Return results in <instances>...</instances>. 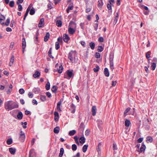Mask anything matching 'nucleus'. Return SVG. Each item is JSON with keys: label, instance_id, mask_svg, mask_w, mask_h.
<instances>
[{"label": "nucleus", "instance_id": "1", "mask_svg": "<svg viewBox=\"0 0 157 157\" xmlns=\"http://www.w3.org/2000/svg\"><path fill=\"white\" fill-rule=\"evenodd\" d=\"M18 107V105L17 103L11 101H7L4 103L5 108L8 111L17 108Z\"/></svg>", "mask_w": 157, "mask_h": 157}, {"label": "nucleus", "instance_id": "2", "mask_svg": "<svg viewBox=\"0 0 157 157\" xmlns=\"http://www.w3.org/2000/svg\"><path fill=\"white\" fill-rule=\"evenodd\" d=\"M68 59L70 60L71 63L73 62H76L77 59V54L75 51H72L69 53Z\"/></svg>", "mask_w": 157, "mask_h": 157}, {"label": "nucleus", "instance_id": "3", "mask_svg": "<svg viewBox=\"0 0 157 157\" xmlns=\"http://www.w3.org/2000/svg\"><path fill=\"white\" fill-rule=\"evenodd\" d=\"M76 24L73 21H71L68 26V32L69 33L72 35L75 32L76 30Z\"/></svg>", "mask_w": 157, "mask_h": 157}, {"label": "nucleus", "instance_id": "4", "mask_svg": "<svg viewBox=\"0 0 157 157\" xmlns=\"http://www.w3.org/2000/svg\"><path fill=\"white\" fill-rule=\"evenodd\" d=\"M74 76L73 70H68L67 71L66 73L64 74V78L69 79Z\"/></svg>", "mask_w": 157, "mask_h": 157}, {"label": "nucleus", "instance_id": "5", "mask_svg": "<svg viewBox=\"0 0 157 157\" xmlns=\"http://www.w3.org/2000/svg\"><path fill=\"white\" fill-rule=\"evenodd\" d=\"M19 135L20 138L24 141L25 138V133L21 129L20 130Z\"/></svg>", "mask_w": 157, "mask_h": 157}, {"label": "nucleus", "instance_id": "6", "mask_svg": "<svg viewBox=\"0 0 157 157\" xmlns=\"http://www.w3.org/2000/svg\"><path fill=\"white\" fill-rule=\"evenodd\" d=\"M44 18H41L39 21L38 24V27L40 28L43 27L44 25Z\"/></svg>", "mask_w": 157, "mask_h": 157}, {"label": "nucleus", "instance_id": "7", "mask_svg": "<svg viewBox=\"0 0 157 157\" xmlns=\"http://www.w3.org/2000/svg\"><path fill=\"white\" fill-rule=\"evenodd\" d=\"M119 13L118 12H117L115 13V17L114 20L113 24L115 25L117 22L118 19Z\"/></svg>", "mask_w": 157, "mask_h": 157}, {"label": "nucleus", "instance_id": "8", "mask_svg": "<svg viewBox=\"0 0 157 157\" xmlns=\"http://www.w3.org/2000/svg\"><path fill=\"white\" fill-rule=\"evenodd\" d=\"M5 19V17L1 14H0V23L2 25H4V23L2 21Z\"/></svg>", "mask_w": 157, "mask_h": 157}, {"label": "nucleus", "instance_id": "9", "mask_svg": "<svg viewBox=\"0 0 157 157\" xmlns=\"http://www.w3.org/2000/svg\"><path fill=\"white\" fill-rule=\"evenodd\" d=\"M70 39V37L67 34H64L63 35V40L66 43H67Z\"/></svg>", "mask_w": 157, "mask_h": 157}, {"label": "nucleus", "instance_id": "10", "mask_svg": "<svg viewBox=\"0 0 157 157\" xmlns=\"http://www.w3.org/2000/svg\"><path fill=\"white\" fill-rule=\"evenodd\" d=\"M70 109L71 113H75V106L73 104H72L71 105Z\"/></svg>", "mask_w": 157, "mask_h": 157}, {"label": "nucleus", "instance_id": "11", "mask_svg": "<svg viewBox=\"0 0 157 157\" xmlns=\"http://www.w3.org/2000/svg\"><path fill=\"white\" fill-rule=\"evenodd\" d=\"M91 111L92 113V115L93 116H95L97 112V108L95 106L92 107Z\"/></svg>", "mask_w": 157, "mask_h": 157}, {"label": "nucleus", "instance_id": "12", "mask_svg": "<svg viewBox=\"0 0 157 157\" xmlns=\"http://www.w3.org/2000/svg\"><path fill=\"white\" fill-rule=\"evenodd\" d=\"M74 6L73 4L71 3L68 6V8L67 10V13H69V11L71 10H72Z\"/></svg>", "mask_w": 157, "mask_h": 157}, {"label": "nucleus", "instance_id": "13", "mask_svg": "<svg viewBox=\"0 0 157 157\" xmlns=\"http://www.w3.org/2000/svg\"><path fill=\"white\" fill-rule=\"evenodd\" d=\"M26 46V43L25 39L24 38L22 39V49H25Z\"/></svg>", "mask_w": 157, "mask_h": 157}, {"label": "nucleus", "instance_id": "14", "mask_svg": "<svg viewBox=\"0 0 157 157\" xmlns=\"http://www.w3.org/2000/svg\"><path fill=\"white\" fill-rule=\"evenodd\" d=\"M55 115L54 120L55 121H58L59 118V115L58 113L57 112H55L54 113Z\"/></svg>", "mask_w": 157, "mask_h": 157}, {"label": "nucleus", "instance_id": "15", "mask_svg": "<svg viewBox=\"0 0 157 157\" xmlns=\"http://www.w3.org/2000/svg\"><path fill=\"white\" fill-rule=\"evenodd\" d=\"M101 143H99L98 146L97 148V150L98 153V154H101Z\"/></svg>", "mask_w": 157, "mask_h": 157}, {"label": "nucleus", "instance_id": "16", "mask_svg": "<svg viewBox=\"0 0 157 157\" xmlns=\"http://www.w3.org/2000/svg\"><path fill=\"white\" fill-rule=\"evenodd\" d=\"M61 101H58L57 104V109L58 111L59 112H61V110L60 107V106L61 105Z\"/></svg>", "mask_w": 157, "mask_h": 157}, {"label": "nucleus", "instance_id": "17", "mask_svg": "<svg viewBox=\"0 0 157 157\" xmlns=\"http://www.w3.org/2000/svg\"><path fill=\"white\" fill-rule=\"evenodd\" d=\"M40 75V73L38 71H36L33 75V76L35 78L39 77Z\"/></svg>", "mask_w": 157, "mask_h": 157}, {"label": "nucleus", "instance_id": "18", "mask_svg": "<svg viewBox=\"0 0 157 157\" xmlns=\"http://www.w3.org/2000/svg\"><path fill=\"white\" fill-rule=\"evenodd\" d=\"M104 73L106 77H109V72L108 69L107 68H105L104 70Z\"/></svg>", "mask_w": 157, "mask_h": 157}, {"label": "nucleus", "instance_id": "19", "mask_svg": "<svg viewBox=\"0 0 157 157\" xmlns=\"http://www.w3.org/2000/svg\"><path fill=\"white\" fill-rule=\"evenodd\" d=\"M14 62V56L13 55L12 56L9 63V65L12 66Z\"/></svg>", "mask_w": 157, "mask_h": 157}, {"label": "nucleus", "instance_id": "20", "mask_svg": "<svg viewBox=\"0 0 157 157\" xmlns=\"http://www.w3.org/2000/svg\"><path fill=\"white\" fill-rule=\"evenodd\" d=\"M130 121L127 119H126L125 121V125L127 127H128L131 124Z\"/></svg>", "mask_w": 157, "mask_h": 157}, {"label": "nucleus", "instance_id": "21", "mask_svg": "<svg viewBox=\"0 0 157 157\" xmlns=\"http://www.w3.org/2000/svg\"><path fill=\"white\" fill-rule=\"evenodd\" d=\"M50 34L49 33H47L44 37V40L45 42L47 41L49 37Z\"/></svg>", "mask_w": 157, "mask_h": 157}, {"label": "nucleus", "instance_id": "22", "mask_svg": "<svg viewBox=\"0 0 157 157\" xmlns=\"http://www.w3.org/2000/svg\"><path fill=\"white\" fill-rule=\"evenodd\" d=\"M9 151L12 155L15 154L16 152V149L12 147H10L9 149Z\"/></svg>", "mask_w": 157, "mask_h": 157}, {"label": "nucleus", "instance_id": "23", "mask_svg": "<svg viewBox=\"0 0 157 157\" xmlns=\"http://www.w3.org/2000/svg\"><path fill=\"white\" fill-rule=\"evenodd\" d=\"M56 25L58 27H61L62 25V22L61 20H57L56 23Z\"/></svg>", "mask_w": 157, "mask_h": 157}, {"label": "nucleus", "instance_id": "24", "mask_svg": "<svg viewBox=\"0 0 157 157\" xmlns=\"http://www.w3.org/2000/svg\"><path fill=\"white\" fill-rule=\"evenodd\" d=\"M59 127H56L54 129V132L56 134H58L59 133Z\"/></svg>", "mask_w": 157, "mask_h": 157}, {"label": "nucleus", "instance_id": "25", "mask_svg": "<svg viewBox=\"0 0 157 157\" xmlns=\"http://www.w3.org/2000/svg\"><path fill=\"white\" fill-rule=\"evenodd\" d=\"M98 6L99 7L101 8L103 5L102 0H99V1H98Z\"/></svg>", "mask_w": 157, "mask_h": 157}, {"label": "nucleus", "instance_id": "26", "mask_svg": "<svg viewBox=\"0 0 157 157\" xmlns=\"http://www.w3.org/2000/svg\"><path fill=\"white\" fill-rule=\"evenodd\" d=\"M147 141V143L152 142L153 140L152 138L150 136H148L146 138Z\"/></svg>", "mask_w": 157, "mask_h": 157}, {"label": "nucleus", "instance_id": "27", "mask_svg": "<svg viewBox=\"0 0 157 157\" xmlns=\"http://www.w3.org/2000/svg\"><path fill=\"white\" fill-rule=\"evenodd\" d=\"M89 45L92 50H93L94 49L95 44L94 42H91L89 44Z\"/></svg>", "mask_w": 157, "mask_h": 157}, {"label": "nucleus", "instance_id": "28", "mask_svg": "<svg viewBox=\"0 0 157 157\" xmlns=\"http://www.w3.org/2000/svg\"><path fill=\"white\" fill-rule=\"evenodd\" d=\"M17 117L19 119H21L23 117V114L21 112H20L18 113L17 115Z\"/></svg>", "mask_w": 157, "mask_h": 157}, {"label": "nucleus", "instance_id": "29", "mask_svg": "<svg viewBox=\"0 0 157 157\" xmlns=\"http://www.w3.org/2000/svg\"><path fill=\"white\" fill-rule=\"evenodd\" d=\"M97 122L98 125V127L99 128H100L101 125L102 124V121L100 120H98L97 121Z\"/></svg>", "mask_w": 157, "mask_h": 157}, {"label": "nucleus", "instance_id": "30", "mask_svg": "<svg viewBox=\"0 0 157 157\" xmlns=\"http://www.w3.org/2000/svg\"><path fill=\"white\" fill-rule=\"evenodd\" d=\"M156 66V63H152L151 64V68L152 70H154Z\"/></svg>", "mask_w": 157, "mask_h": 157}, {"label": "nucleus", "instance_id": "31", "mask_svg": "<svg viewBox=\"0 0 157 157\" xmlns=\"http://www.w3.org/2000/svg\"><path fill=\"white\" fill-rule=\"evenodd\" d=\"M64 153V149L63 148H61L60 149V153L59 155V156L61 157L63 156Z\"/></svg>", "mask_w": 157, "mask_h": 157}, {"label": "nucleus", "instance_id": "32", "mask_svg": "<svg viewBox=\"0 0 157 157\" xmlns=\"http://www.w3.org/2000/svg\"><path fill=\"white\" fill-rule=\"evenodd\" d=\"M76 133V131L75 130H72L70 131L69 133V135L70 136H72L74 135Z\"/></svg>", "mask_w": 157, "mask_h": 157}, {"label": "nucleus", "instance_id": "33", "mask_svg": "<svg viewBox=\"0 0 157 157\" xmlns=\"http://www.w3.org/2000/svg\"><path fill=\"white\" fill-rule=\"evenodd\" d=\"M85 138L84 137H81L79 139V142L80 143L83 144L85 142Z\"/></svg>", "mask_w": 157, "mask_h": 157}, {"label": "nucleus", "instance_id": "34", "mask_svg": "<svg viewBox=\"0 0 157 157\" xmlns=\"http://www.w3.org/2000/svg\"><path fill=\"white\" fill-rule=\"evenodd\" d=\"M63 67L62 65H60L59 66V68L57 69L58 72L59 73H62L63 70Z\"/></svg>", "mask_w": 157, "mask_h": 157}, {"label": "nucleus", "instance_id": "35", "mask_svg": "<svg viewBox=\"0 0 157 157\" xmlns=\"http://www.w3.org/2000/svg\"><path fill=\"white\" fill-rule=\"evenodd\" d=\"M88 146V145H84L83 146L82 148V151L83 152H85L86 151Z\"/></svg>", "mask_w": 157, "mask_h": 157}, {"label": "nucleus", "instance_id": "36", "mask_svg": "<svg viewBox=\"0 0 157 157\" xmlns=\"http://www.w3.org/2000/svg\"><path fill=\"white\" fill-rule=\"evenodd\" d=\"M98 25V22H97L95 23L94 24L93 26L94 28V29L95 31L97 30Z\"/></svg>", "mask_w": 157, "mask_h": 157}, {"label": "nucleus", "instance_id": "37", "mask_svg": "<svg viewBox=\"0 0 157 157\" xmlns=\"http://www.w3.org/2000/svg\"><path fill=\"white\" fill-rule=\"evenodd\" d=\"M130 109V108L129 107L128 108L126 109L124 112V117H125L127 115V113L129 111Z\"/></svg>", "mask_w": 157, "mask_h": 157}, {"label": "nucleus", "instance_id": "38", "mask_svg": "<svg viewBox=\"0 0 157 157\" xmlns=\"http://www.w3.org/2000/svg\"><path fill=\"white\" fill-rule=\"evenodd\" d=\"M52 90L54 93H56L57 90V86H53L52 88Z\"/></svg>", "mask_w": 157, "mask_h": 157}, {"label": "nucleus", "instance_id": "39", "mask_svg": "<svg viewBox=\"0 0 157 157\" xmlns=\"http://www.w3.org/2000/svg\"><path fill=\"white\" fill-rule=\"evenodd\" d=\"M46 89L47 90H48L50 88V85L49 82H48L45 86Z\"/></svg>", "mask_w": 157, "mask_h": 157}, {"label": "nucleus", "instance_id": "40", "mask_svg": "<svg viewBox=\"0 0 157 157\" xmlns=\"http://www.w3.org/2000/svg\"><path fill=\"white\" fill-rule=\"evenodd\" d=\"M12 139L11 138L8 139L6 141V143L8 145L11 144L12 143Z\"/></svg>", "mask_w": 157, "mask_h": 157}, {"label": "nucleus", "instance_id": "41", "mask_svg": "<svg viewBox=\"0 0 157 157\" xmlns=\"http://www.w3.org/2000/svg\"><path fill=\"white\" fill-rule=\"evenodd\" d=\"M30 11L29 12V13L31 15H33L35 13V10L34 9L32 8V9L30 10Z\"/></svg>", "mask_w": 157, "mask_h": 157}, {"label": "nucleus", "instance_id": "42", "mask_svg": "<svg viewBox=\"0 0 157 157\" xmlns=\"http://www.w3.org/2000/svg\"><path fill=\"white\" fill-rule=\"evenodd\" d=\"M10 22V19L9 18H7L6 20V22L4 23V25L6 26L9 25Z\"/></svg>", "mask_w": 157, "mask_h": 157}, {"label": "nucleus", "instance_id": "43", "mask_svg": "<svg viewBox=\"0 0 157 157\" xmlns=\"http://www.w3.org/2000/svg\"><path fill=\"white\" fill-rule=\"evenodd\" d=\"M14 2L13 1H11L9 3V6L10 7H12L14 6Z\"/></svg>", "mask_w": 157, "mask_h": 157}, {"label": "nucleus", "instance_id": "44", "mask_svg": "<svg viewBox=\"0 0 157 157\" xmlns=\"http://www.w3.org/2000/svg\"><path fill=\"white\" fill-rule=\"evenodd\" d=\"M60 48V46L58 42H56L55 44V48L57 50H58Z\"/></svg>", "mask_w": 157, "mask_h": 157}, {"label": "nucleus", "instance_id": "45", "mask_svg": "<svg viewBox=\"0 0 157 157\" xmlns=\"http://www.w3.org/2000/svg\"><path fill=\"white\" fill-rule=\"evenodd\" d=\"M99 69V66H98L97 65L96 66V67L94 68L93 69L94 71L95 72H97L98 71Z\"/></svg>", "mask_w": 157, "mask_h": 157}, {"label": "nucleus", "instance_id": "46", "mask_svg": "<svg viewBox=\"0 0 157 157\" xmlns=\"http://www.w3.org/2000/svg\"><path fill=\"white\" fill-rule=\"evenodd\" d=\"M77 146L75 144H73L72 146V150L74 151H75L77 149Z\"/></svg>", "mask_w": 157, "mask_h": 157}, {"label": "nucleus", "instance_id": "47", "mask_svg": "<svg viewBox=\"0 0 157 157\" xmlns=\"http://www.w3.org/2000/svg\"><path fill=\"white\" fill-rule=\"evenodd\" d=\"M21 124L23 125V127L24 128H25L26 127V125L27 124V123L26 122L23 123V122H21Z\"/></svg>", "mask_w": 157, "mask_h": 157}, {"label": "nucleus", "instance_id": "48", "mask_svg": "<svg viewBox=\"0 0 157 157\" xmlns=\"http://www.w3.org/2000/svg\"><path fill=\"white\" fill-rule=\"evenodd\" d=\"M103 50V48L102 46H98V52H101Z\"/></svg>", "mask_w": 157, "mask_h": 157}, {"label": "nucleus", "instance_id": "49", "mask_svg": "<svg viewBox=\"0 0 157 157\" xmlns=\"http://www.w3.org/2000/svg\"><path fill=\"white\" fill-rule=\"evenodd\" d=\"M144 147H145V146L143 144L142 145L141 147L140 148V150L141 152H143L144 151L145 149L144 148Z\"/></svg>", "mask_w": 157, "mask_h": 157}, {"label": "nucleus", "instance_id": "50", "mask_svg": "<svg viewBox=\"0 0 157 157\" xmlns=\"http://www.w3.org/2000/svg\"><path fill=\"white\" fill-rule=\"evenodd\" d=\"M95 57L97 58H99L100 57V55L99 53L96 52L95 55Z\"/></svg>", "mask_w": 157, "mask_h": 157}, {"label": "nucleus", "instance_id": "51", "mask_svg": "<svg viewBox=\"0 0 157 157\" xmlns=\"http://www.w3.org/2000/svg\"><path fill=\"white\" fill-rule=\"evenodd\" d=\"M40 99L42 101H45L46 100L45 96L43 95L41 96Z\"/></svg>", "mask_w": 157, "mask_h": 157}, {"label": "nucleus", "instance_id": "52", "mask_svg": "<svg viewBox=\"0 0 157 157\" xmlns=\"http://www.w3.org/2000/svg\"><path fill=\"white\" fill-rule=\"evenodd\" d=\"M34 152V150H31L29 152V157H32V154Z\"/></svg>", "mask_w": 157, "mask_h": 157}, {"label": "nucleus", "instance_id": "53", "mask_svg": "<svg viewBox=\"0 0 157 157\" xmlns=\"http://www.w3.org/2000/svg\"><path fill=\"white\" fill-rule=\"evenodd\" d=\"M19 92L21 94H23L25 93V90L21 88L19 89Z\"/></svg>", "mask_w": 157, "mask_h": 157}, {"label": "nucleus", "instance_id": "54", "mask_svg": "<svg viewBox=\"0 0 157 157\" xmlns=\"http://www.w3.org/2000/svg\"><path fill=\"white\" fill-rule=\"evenodd\" d=\"M107 7L109 10H110L112 9L111 5V2L109 3H108L107 4Z\"/></svg>", "mask_w": 157, "mask_h": 157}, {"label": "nucleus", "instance_id": "55", "mask_svg": "<svg viewBox=\"0 0 157 157\" xmlns=\"http://www.w3.org/2000/svg\"><path fill=\"white\" fill-rule=\"evenodd\" d=\"M151 54V52H147L146 54V58L148 59L150 57V55Z\"/></svg>", "mask_w": 157, "mask_h": 157}, {"label": "nucleus", "instance_id": "56", "mask_svg": "<svg viewBox=\"0 0 157 157\" xmlns=\"http://www.w3.org/2000/svg\"><path fill=\"white\" fill-rule=\"evenodd\" d=\"M109 65L110 69L112 71H113L114 69L113 63H109Z\"/></svg>", "mask_w": 157, "mask_h": 157}, {"label": "nucleus", "instance_id": "57", "mask_svg": "<svg viewBox=\"0 0 157 157\" xmlns=\"http://www.w3.org/2000/svg\"><path fill=\"white\" fill-rule=\"evenodd\" d=\"M33 92L36 94H37L39 93V88H34L33 90Z\"/></svg>", "mask_w": 157, "mask_h": 157}, {"label": "nucleus", "instance_id": "58", "mask_svg": "<svg viewBox=\"0 0 157 157\" xmlns=\"http://www.w3.org/2000/svg\"><path fill=\"white\" fill-rule=\"evenodd\" d=\"M18 10L19 11H21L22 9V6L20 4H18Z\"/></svg>", "mask_w": 157, "mask_h": 157}, {"label": "nucleus", "instance_id": "59", "mask_svg": "<svg viewBox=\"0 0 157 157\" xmlns=\"http://www.w3.org/2000/svg\"><path fill=\"white\" fill-rule=\"evenodd\" d=\"M29 12V11L28 10H26V13H25L24 17V20H25L26 17L28 15Z\"/></svg>", "mask_w": 157, "mask_h": 157}, {"label": "nucleus", "instance_id": "60", "mask_svg": "<svg viewBox=\"0 0 157 157\" xmlns=\"http://www.w3.org/2000/svg\"><path fill=\"white\" fill-rule=\"evenodd\" d=\"M32 8H33L32 7V4H30L28 6L27 10H28L29 11H30V10H31L32 9Z\"/></svg>", "mask_w": 157, "mask_h": 157}, {"label": "nucleus", "instance_id": "61", "mask_svg": "<svg viewBox=\"0 0 157 157\" xmlns=\"http://www.w3.org/2000/svg\"><path fill=\"white\" fill-rule=\"evenodd\" d=\"M98 40L100 42H103L104 40V39L102 37H100L99 38Z\"/></svg>", "mask_w": 157, "mask_h": 157}, {"label": "nucleus", "instance_id": "62", "mask_svg": "<svg viewBox=\"0 0 157 157\" xmlns=\"http://www.w3.org/2000/svg\"><path fill=\"white\" fill-rule=\"evenodd\" d=\"M113 150H117V146H116V145L115 144V143H113Z\"/></svg>", "mask_w": 157, "mask_h": 157}, {"label": "nucleus", "instance_id": "63", "mask_svg": "<svg viewBox=\"0 0 157 157\" xmlns=\"http://www.w3.org/2000/svg\"><path fill=\"white\" fill-rule=\"evenodd\" d=\"M80 26L82 29H84V24L83 23H81L80 24Z\"/></svg>", "mask_w": 157, "mask_h": 157}, {"label": "nucleus", "instance_id": "64", "mask_svg": "<svg viewBox=\"0 0 157 157\" xmlns=\"http://www.w3.org/2000/svg\"><path fill=\"white\" fill-rule=\"evenodd\" d=\"M58 42L59 43H61L62 41V39L61 37H59L57 39Z\"/></svg>", "mask_w": 157, "mask_h": 157}]
</instances>
